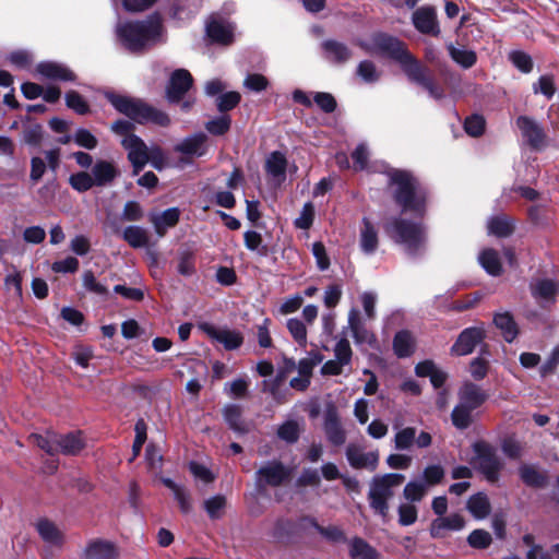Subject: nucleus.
<instances>
[{
  "label": "nucleus",
  "instance_id": "nucleus-1",
  "mask_svg": "<svg viewBox=\"0 0 559 559\" xmlns=\"http://www.w3.org/2000/svg\"><path fill=\"white\" fill-rule=\"evenodd\" d=\"M359 46L369 55H379L396 61L408 81L423 86L437 100L444 98L443 87L435 82L429 74V69L411 53L406 44L400 38L378 32L371 36L370 44L360 43Z\"/></svg>",
  "mask_w": 559,
  "mask_h": 559
},
{
  "label": "nucleus",
  "instance_id": "nucleus-2",
  "mask_svg": "<svg viewBox=\"0 0 559 559\" xmlns=\"http://www.w3.org/2000/svg\"><path fill=\"white\" fill-rule=\"evenodd\" d=\"M105 97L119 114L129 118V120L118 119L110 126V130L115 134L123 136V139L136 135L134 133V123H152L163 128H167L171 123L167 112L154 107L142 98L121 95L115 92H107Z\"/></svg>",
  "mask_w": 559,
  "mask_h": 559
},
{
  "label": "nucleus",
  "instance_id": "nucleus-3",
  "mask_svg": "<svg viewBox=\"0 0 559 559\" xmlns=\"http://www.w3.org/2000/svg\"><path fill=\"white\" fill-rule=\"evenodd\" d=\"M389 187L393 188L392 199L402 213L424 218L427 213L429 192L409 170L392 168L388 171Z\"/></svg>",
  "mask_w": 559,
  "mask_h": 559
},
{
  "label": "nucleus",
  "instance_id": "nucleus-4",
  "mask_svg": "<svg viewBox=\"0 0 559 559\" xmlns=\"http://www.w3.org/2000/svg\"><path fill=\"white\" fill-rule=\"evenodd\" d=\"M163 29V19L158 12H154L145 20L122 24L118 28V35L129 51L140 52L150 41L160 37Z\"/></svg>",
  "mask_w": 559,
  "mask_h": 559
},
{
  "label": "nucleus",
  "instance_id": "nucleus-5",
  "mask_svg": "<svg viewBox=\"0 0 559 559\" xmlns=\"http://www.w3.org/2000/svg\"><path fill=\"white\" fill-rule=\"evenodd\" d=\"M384 231L395 243L403 245L412 257L418 255L426 242L423 224L402 217H393L384 224Z\"/></svg>",
  "mask_w": 559,
  "mask_h": 559
},
{
  "label": "nucleus",
  "instance_id": "nucleus-6",
  "mask_svg": "<svg viewBox=\"0 0 559 559\" xmlns=\"http://www.w3.org/2000/svg\"><path fill=\"white\" fill-rule=\"evenodd\" d=\"M404 480L405 476L399 473H388L372 478L368 492L369 506L383 521L389 519V500L394 495L393 488L402 485Z\"/></svg>",
  "mask_w": 559,
  "mask_h": 559
},
{
  "label": "nucleus",
  "instance_id": "nucleus-7",
  "mask_svg": "<svg viewBox=\"0 0 559 559\" xmlns=\"http://www.w3.org/2000/svg\"><path fill=\"white\" fill-rule=\"evenodd\" d=\"M474 457L471 464L491 484H496L503 469V462L497 454V449L485 440L475 441L472 444Z\"/></svg>",
  "mask_w": 559,
  "mask_h": 559
},
{
  "label": "nucleus",
  "instance_id": "nucleus-8",
  "mask_svg": "<svg viewBox=\"0 0 559 559\" xmlns=\"http://www.w3.org/2000/svg\"><path fill=\"white\" fill-rule=\"evenodd\" d=\"M293 476V469L280 460L267 461L257 469L254 475L258 491L267 487L277 488L286 485Z\"/></svg>",
  "mask_w": 559,
  "mask_h": 559
},
{
  "label": "nucleus",
  "instance_id": "nucleus-9",
  "mask_svg": "<svg viewBox=\"0 0 559 559\" xmlns=\"http://www.w3.org/2000/svg\"><path fill=\"white\" fill-rule=\"evenodd\" d=\"M309 523L302 520V515L294 520L287 516L277 518L270 532L274 543L289 546L295 544L308 531Z\"/></svg>",
  "mask_w": 559,
  "mask_h": 559
},
{
  "label": "nucleus",
  "instance_id": "nucleus-10",
  "mask_svg": "<svg viewBox=\"0 0 559 559\" xmlns=\"http://www.w3.org/2000/svg\"><path fill=\"white\" fill-rule=\"evenodd\" d=\"M515 126L520 130L525 143L533 151H543L548 143V136L544 127L533 117L521 115L515 119Z\"/></svg>",
  "mask_w": 559,
  "mask_h": 559
},
{
  "label": "nucleus",
  "instance_id": "nucleus-11",
  "mask_svg": "<svg viewBox=\"0 0 559 559\" xmlns=\"http://www.w3.org/2000/svg\"><path fill=\"white\" fill-rule=\"evenodd\" d=\"M121 145L128 152L132 175L138 176L150 160V148L139 135H130L128 139H122Z\"/></svg>",
  "mask_w": 559,
  "mask_h": 559
},
{
  "label": "nucleus",
  "instance_id": "nucleus-12",
  "mask_svg": "<svg viewBox=\"0 0 559 559\" xmlns=\"http://www.w3.org/2000/svg\"><path fill=\"white\" fill-rule=\"evenodd\" d=\"M486 331L483 326H469L461 331L450 348L453 356H467L474 352L476 346L486 338Z\"/></svg>",
  "mask_w": 559,
  "mask_h": 559
},
{
  "label": "nucleus",
  "instance_id": "nucleus-13",
  "mask_svg": "<svg viewBox=\"0 0 559 559\" xmlns=\"http://www.w3.org/2000/svg\"><path fill=\"white\" fill-rule=\"evenodd\" d=\"M192 85L193 78L188 70H175L166 85V99L170 104H179Z\"/></svg>",
  "mask_w": 559,
  "mask_h": 559
},
{
  "label": "nucleus",
  "instance_id": "nucleus-14",
  "mask_svg": "<svg viewBox=\"0 0 559 559\" xmlns=\"http://www.w3.org/2000/svg\"><path fill=\"white\" fill-rule=\"evenodd\" d=\"M323 428L330 443L335 447L345 443L346 432L341 425L337 408L332 403L326 405Z\"/></svg>",
  "mask_w": 559,
  "mask_h": 559
},
{
  "label": "nucleus",
  "instance_id": "nucleus-15",
  "mask_svg": "<svg viewBox=\"0 0 559 559\" xmlns=\"http://www.w3.org/2000/svg\"><path fill=\"white\" fill-rule=\"evenodd\" d=\"M119 549L114 542L95 538L91 539L82 554L83 559H118Z\"/></svg>",
  "mask_w": 559,
  "mask_h": 559
},
{
  "label": "nucleus",
  "instance_id": "nucleus-16",
  "mask_svg": "<svg viewBox=\"0 0 559 559\" xmlns=\"http://www.w3.org/2000/svg\"><path fill=\"white\" fill-rule=\"evenodd\" d=\"M413 24L421 34L438 36L440 28L433 7H421L413 13Z\"/></svg>",
  "mask_w": 559,
  "mask_h": 559
},
{
  "label": "nucleus",
  "instance_id": "nucleus-17",
  "mask_svg": "<svg viewBox=\"0 0 559 559\" xmlns=\"http://www.w3.org/2000/svg\"><path fill=\"white\" fill-rule=\"evenodd\" d=\"M203 331L214 341L223 344L226 350L238 349L243 344L241 332L229 329H217L211 324H204Z\"/></svg>",
  "mask_w": 559,
  "mask_h": 559
},
{
  "label": "nucleus",
  "instance_id": "nucleus-18",
  "mask_svg": "<svg viewBox=\"0 0 559 559\" xmlns=\"http://www.w3.org/2000/svg\"><path fill=\"white\" fill-rule=\"evenodd\" d=\"M36 72L41 76L60 82H75L76 74L67 66L55 61H41L36 66Z\"/></svg>",
  "mask_w": 559,
  "mask_h": 559
},
{
  "label": "nucleus",
  "instance_id": "nucleus-19",
  "mask_svg": "<svg viewBox=\"0 0 559 559\" xmlns=\"http://www.w3.org/2000/svg\"><path fill=\"white\" fill-rule=\"evenodd\" d=\"M488 397V393L472 381L464 382L459 390L460 403L474 411L479 408Z\"/></svg>",
  "mask_w": 559,
  "mask_h": 559
},
{
  "label": "nucleus",
  "instance_id": "nucleus-20",
  "mask_svg": "<svg viewBox=\"0 0 559 559\" xmlns=\"http://www.w3.org/2000/svg\"><path fill=\"white\" fill-rule=\"evenodd\" d=\"M346 459L353 468L373 471L378 465L379 455L377 452L362 453L356 445L349 444L346 448Z\"/></svg>",
  "mask_w": 559,
  "mask_h": 559
},
{
  "label": "nucleus",
  "instance_id": "nucleus-21",
  "mask_svg": "<svg viewBox=\"0 0 559 559\" xmlns=\"http://www.w3.org/2000/svg\"><path fill=\"white\" fill-rule=\"evenodd\" d=\"M349 559H382L381 554L360 536H354L347 542Z\"/></svg>",
  "mask_w": 559,
  "mask_h": 559
},
{
  "label": "nucleus",
  "instance_id": "nucleus-22",
  "mask_svg": "<svg viewBox=\"0 0 559 559\" xmlns=\"http://www.w3.org/2000/svg\"><path fill=\"white\" fill-rule=\"evenodd\" d=\"M464 526L465 519L459 513H453L449 516L435 519L430 526V535L432 538H442L444 537L443 531H461Z\"/></svg>",
  "mask_w": 559,
  "mask_h": 559
},
{
  "label": "nucleus",
  "instance_id": "nucleus-23",
  "mask_svg": "<svg viewBox=\"0 0 559 559\" xmlns=\"http://www.w3.org/2000/svg\"><path fill=\"white\" fill-rule=\"evenodd\" d=\"M302 520L309 523V528L316 530L326 542L332 544L347 543L346 534L337 525L322 526L312 515L304 514Z\"/></svg>",
  "mask_w": 559,
  "mask_h": 559
},
{
  "label": "nucleus",
  "instance_id": "nucleus-24",
  "mask_svg": "<svg viewBox=\"0 0 559 559\" xmlns=\"http://www.w3.org/2000/svg\"><path fill=\"white\" fill-rule=\"evenodd\" d=\"M58 453L64 455H78L86 445L81 430L71 431L59 436L57 439Z\"/></svg>",
  "mask_w": 559,
  "mask_h": 559
},
{
  "label": "nucleus",
  "instance_id": "nucleus-25",
  "mask_svg": "<svg viewBox=\"0 0 559 559\" xmlns=\"http://www.w3.org/2000/svg\"><path fill=\"white\" fill-rule=\"evenodd\" d=\"M207 135L203 132H197L190 136L185 138L179 144L175 146V151L183 155L203 156L206 153Z\"/></svg>",
  "mask_w": 559,
  "mask_h": 559
},
{
  "label": "nucleus",
  "instance_id": "nucleus-26",
  "mask_svg": "<svg viewBox=\"0 0 559 559\" xmlns=\"http://www.w3.org/2000/svg\"><path fill=\"white\" fill-rule=\"evenodd\" d=\"M321 48L324 57L334 63L342 64L352 58V50L344 43L335 39H326L322 41Z\"/></svg>",
  "mask_w": 559,
  "mask_h": 559
},
{
  "label": "nucleus",
  "instance_id": "nucleus-27",
  "mask_svg": "<svg viewBox=\"0 0 559 559\" xmlns=\"http://www.w3.org/2000/svg\"><path fill=\"white\" fill-rule=\"evenodd\" d=\"M487 228L497 238H508L515 231V219L507 214L493 215L489 218Z\"/></svg>",
  "mask_w": 559,
  "mask_h": 559
},
{
  "label": "nucleus",
  "instance_id": "nucleus-28",
  "mask_svg": "<svg viewBox=\"0 0 559 559\" xmlns=\"http://www.w3.org/2000/svg\"><path fill=\"white\" fill-rule=\"evenodd\" d=\"M492 322L501 331L506 342L512 343L518 337L520 330L510 311L496 312Z\"/></svg>",
  "mask_w": 559,
  "mask_h": 559
},
{
  "label": "nucleus",
  "instance_id": "nucleus-29",
  "mask_svg": "<svg viewBox=\"0 0 559 559\" xmlns=\"http://www.w3.org/2000/svg\"><path fill=\"white\" fill-rule=\"evenodd\" d=\"M519 475L523 484L527 487L542 489L548 485V474L546 471H539L534 465L523 464L519 467Z\"/></svg>",
  "mask_w": 559,
  "mask_h": 559
},
{
  "label": "nucleus",
  "instance_id": "nucleus-30",
  "mask_svg": "<svg viewBox=\"0 0 559 559\" xmlns=\"http://www.w3.org/2000/svg\"><path fill=\"white\" fill-rule=\"evenodd\" d=\"M180 214V210L174 206L165 210L160 215L152 216L151 222L156 234L164 237L168 228H173L179 223Z\"/></svg>",
  "mask_w": 559,
  "mask_h": 559
},
{
  "label": "nucleus",
  "instance_id": "nucleus-31",
  "mask_svg": "<svg viewBox=\"0 0 559 559\" xmlns=\"http://www.w3.org/2000/svg\"><path fill=\"white\" fill-rule=\"evenodd\" d=\"M36 531L45 543L53 546H62L64 540L63 533L49 519H39L36 523Z\"/></svg>",
  "mask_w": 559,
  "mask_h": 559
},
{
  "label": "nucleus",
  "instance_id": "nucleus-32",
  "mask_svg": "<svg viewBox=\"0 0 559 559\" xmlns=\"http://www.w3.org/2000/svg\"><path fill=\"white\" fill-rule=\"evenodd\" d=\"M362 227L360 229V248L366 254L376 252L379 246L378 231L373 223L368 217H362Z\"/></svg>",
  "mask_w": 559,
  "mask_h": 559
},
{
  "label": "nucleus",
  "instance_id": "nucleus-33",
  "mask_svg": "<svg viewBox=\"0 0 559 559\" xmlns=\"http://www.w3.org/2000/svg\"><path fill=\"white\" fill-rule=\"evenodd\" d=\"M392 346L397 358H407L415 353L416 342L411 331L401 330L395 333Z\"/></svg>",
  "mask_w": 559,
  "mask_h": 559
},
{
  "label": "nucleus",
  "instance_id": "nucleus-34",
  "mask_svg": "<svg viewBox=\"0 0 559 559\" xmlns=\"http://www.w3.org/2000/svg\"><path fill=\"white\" fill-rule=\"evenodd\" d=\"M118 175L119 171L112 163L99 159L93 166L91 176L96 187H104L114 181Z\"/></svg>",
  "mask_w": 559,
  "mask_h": 559
},
{
  "label": "nucleus",
  "instance_id": "nucleus-35",
  "mask_svg": "<svg viewBox=\"0 0 559 559\" xmlns=\"http://www.w3.org/2000/svg\"><path fill=\"white\" fill-rule=\"evenodd\" d=\"M287 165L286 156L280 151H274L267 156L264 168L269 176L283 181L286 178Z\"/></svg>",
  "mask_w": 559,
  "mask_h": 559
},
{
  "label": "nucleus",
  "instance_id": "nucleus-36",
  "mask_svg": "<svg viewBox=\"0 0 559 559\" xmlns=\"http://www.w3.org/2000/svg\"><path fill=\"white\" fill-rule=\"evenodd\" d=\"M223 417L229 429L233 431L245 435L249 432V428L242 419V409L237 404H228L223 408Z\"/></svg>",
  "mask_w": 559,
  "mask_h": 559
},
{
  "label": "nucleus",
  "instance_id": "nucleus-37",
  "mask_svg": "<svg viewBox=\"0 0 559 559\" xmlns=\"http://www.w3.org/2000/svg\"><path fill=\"white\" fill-rule=\"evenodd\" d=\"M206 36L212 43L229 45L234 40V34L230 28L218 20H212L206 24Z\"/></svg>",
  "mask_w": 559,
  "mask_h": 559
},
{
  "label": "nucleus",
  "instance_id": "nucleus-38",
  "mask_svg": "<svg viewBox=\"0 0 559 559\" xmlns=\"http://www.w3.org/2000/svg\"><path fill=\"white\" fill-rule=\"evenodd\" d=\"M466 509L475 519L483 520L490 514L491 504L485 492H477L468 498Z\"/></svg>",
  "mask_w": 559,
  "mask_h": 559
},
{
  "label": "nucleus",
  "instance_id": "nucleus-39",
  "mask_svg": "<svg viewBox=\"0 0 559 559\" xmlns=\"http://www.w3.org/2000/svg\"><path fill=\"white\" fill-rule=\"evenodd\" d=\"M160 481L165 487L173 491L174 498L178 502L180 511L183 514L190 513L192 510V504L189 491L183 486L176 484L168 477H162Z\"/></svg>",
  "mask_w": 559,
  "mask_h": 559
},
{
  "label": "nucleus",
  "instance_id": "nucleus-40",
  "mask_svg": "<svg viewBox=\"0 0 559 559\" xmlns=\"http://www.w3.org/2000/svg\"><path fill=\"white\" fill-rule=\"evenodd\" d=\"M122 238L131 248L134 249L146 247L150 241L146 229L135 225L126 227L122 233Z\"/></svg>",
  "mask_w": 559,
  "mask_h": 559
},
{
  "label": "nucleus",
  "instance_id": "nucleus-41",
  "mask_svg": "<svg viewBox=\"0 0 559 559\" xmlns=\"http://www.w3.org/2000/svg\"><path fill=\"white\" fill-rule=\"evenodd\" d=\"M479 263L491 276H499L502 273V264L495 249H484L479 254Z\"/></svg>",
  "mask_w": 559,
  "mask_h": 559
},
{
  "label": "nucleus",
  "instance_id": "nucleus-42",
  "mask_svg": "<svg viewBox=\"0 0 559 559\" xmlns=\"http://www.w3.org/2000/svg\"><path fill=\"white\" fill-rule=\"evenodd\" d=\"M531 292L535 298L554 301L559 292V288L555 281L544 278L537 281L535 285H532Z\"/></svg>",
  "mask_w": 559,
  "mask_h": 559
},
{
  "label": "nucleus",
  "instance_id": "nucleus-43",
  "mask_svg": "<svg viewBox=\"0 0 559 559\" xmlns=\"http://www.w3.org/2000/svg\"><path fill=\"white\" fill-rule=\"evenodd\" d=\"M473 411L474 409H472L461 403L455 405L451 412L452 425L456 429H460V430L467 429L473 423V417H472Z\"/></svg>",
  "mask_w": 559,
  "mask_h": 559
},
{
  "label": "nucleus",
  "instance_id": "nucleus-44",
  "mask_svg": "<svg viewBox=\"0 0 559 559\" xmlns=\"http://www.w3.org/2000/svg\"><path fill=\"white\" fill-rule=\"evenodd\" d=\"M449 55L452 60L463 69H471L477 62V55L474 50L471 49H461L455 48L454 46H450Z\"/></svg>",
  "mask_w": 559,
  "mask_h": 559
},
{
  "label": "nucleus",
  "instance_id": "nucleus-45",
  "mask_svg": "<svg viewBox=\"0 0 559 559\" xmlns=\"http://www.w3.org/2000/svg\"><path fill=\"white\" fill-rule=\"evenodd\" d=\"M231 127V117L229 115H221L205 122V130L214 135L222 136L225 135Z\"/></svg>",
  "mask_w": 559,
  "mask_h": 559
},
{
  "label": "nucleus",
  "instance_id": "nucleus-46",
  "mask_svg": "<svg viewBox=\"0 0 559 559\" xmlns=\"http://www.w3.org/2000/svg\"><path fill=\"white\" fill-rule=\"evenodd\" d=\"M177 271L182 276H192L195 272V254L190 249L179 251Z\"/></svg>",
  "mask_w": 559,
  "mask_h": 559
},
{
  "label": "nucleus",
  "instance_id": "nucleus-47",
  "mask_svg": "<svg viewBox=\"0 0 559 559\" xmlns=\"http://www.w3.org/2000/svg\"><path fill=\"white\" fill-rule=\"evenodd\" d=\"M66 105L68 108L75 111L78 115H87L91 111L87 100L76 91H68L66 93Z\"/></svg>",
  "mask_w": 559,
  "mask_h": 559
},
{
  "label": "nucleus",
  "instance_id": "nucleus-48",
  "mask_svg": "<svg viewBox=\"0 0 559 559\" xmlns=\"http://www.w3.org/2000/svg\"><path fill=\"white\" fill-rule=\"evenodd\" d=\"M277 437L288 444L296 443L300 437V427L296 420H286L276 432Z\"/></svg>",
  "mask_w": 559,
  "mask_h": 559
},
{
  "label": "nucleus",
  "instance_id": "nucleus-49",
  "mask_svg": "<svg viewBox=\"0 0 559 559\" xmlns=\"http://www.w3.org/2000/svg\"><path fill=\"white\" fill-rule=\"evenodd\" d=\"M245 246L250 251H258L261 257L269 254V247L263 245V239L260 233L255 230H247L243 234Z\"/></svg>",
  "mask_w": 559,
  "mask_h": 559
},
{
  "label": "nucleus",
  "instance_id": "nucleus-50",
  "mask_svg": "<svg viewBox=\"0 0 559 559\" xmlns=\"http://www.w3.org/2000/svg\"><path fill=\"white\" fill-rule=\"evenodd\" d=\"M241 100V95L239 92L230 91L221 94L216 99L217 110L223 115H228L227 112L236 108Z\"/></svg>",
  "mask_w": 559,
  "mask_h": 559
},
{
  "label": "nucleus",
  "instance_id": "nucleus-51",
  "mask_svg": "<svg viewBox=\"0 0 559 559\" xmlns=\"http://www.w3.org/2000/svg\"><path fill=\"white\" fill-rule=\"evenodd\" d=\"M464 131L473 138H479L486 129V120L479 114H473L464 120Z\"/></svg>",
  "mask_w": 559,
  "mask_h": 559
},
{
  "label": "nucleus",
  "instance_id": "nucleus-52",
  "mask_svg": "<svg viewBox=\"0 0 559 559\" xmlns=\"http://www.w3.org/2000/svg\"><path fill=\"white\" fill-rule=\"evenodd\" d=\"M466 540L469 547L483 550L487 549L491 545L492 537L486 530L476 528L469 533Z\"/></svg>",
  "mask_w": 559,
  "mask_h": 559
},
{
  "label": "nucleus",
  "instance_id": "nucleus-53",
  "mask_svg": "<svg viewBox=\"0 0 559 559\" xmlns=\"http://www.w3.org/2000/svg\"><path fill=\"white\" fill-rule=\"evenodd\" d=\"M287 330L289 331L294 341L301 347L307 345V329L305 323L297 318L287 320Z\"/></svg>",
  "mask_w": 559,
  "mask_h": 559
},
{
  "label": "nucleus",
  "instance_id": "nucleus-54",
  "mask_svg": "<svg viewBox=\"0 0 559 559\" xmlns=\"http://www.w3.org/2000/svg\"><path fill=\"white\" fill-rule=\"evenodd\" d=\"M415 427H405L394 436V447L399 451L408 450L413 445L416 437Z\"/></svg>",
  "mask_w": 559,
  "mask_h": 559
},
{
  "label": "nucleus",
  "instance_id": "nucleus-55",
  "mask_svg": "<svg viewBox=\"0 0 559 559\" xmlns=\"http://www.w3.org/2000/svg\"><path fill=\"white\" fill-rule=\"evenodd\" d=\"M509 60L518 70L523 73H530L533 71L534 62L532 57L522 50L511 51L509 53Z\"/></svg>",
  "mask_w": 559,
  "mask_h": 559
},
{
  "label": "nucleus",
  "instance_id": "nucleus-56",
  "mask_svg": "<svg viewBox=\"0 0 559 559\" xmlns=\"http://www.w3.org/2000/svg\"><path fill=\"white\" fill-rule=\"evenodd\" d=\"M69 183L74 190L81 193L86 192L96 186L91 174L86 171L72 174L69 178Z\"/></svg>",
  "mask_w": 559,
  "mask_h": 559
},
{
  "label": "nucleus",
  "instance_id": "nucleus-57",
  "mask_svg": "<svg viewBox=\"0 0 559 559\" xmlns=\"http://www.w3.org/2000/svg\"><path fill=\"white\" fill-rule=\"evenodd\" d=\"M82 282H83L84 288L87 292L95 294L97 296H107L108 295V288L104 284L99 283L96 280L94 272L92 270H86L83 273Z\"/></svg>",
  "mask_w": 559,
  "mask_h": 559
},
{
  "label": "nucleus",
  "instance_id": "nucleus-58",
  "mask_svg": "<svg viewBox=\"0 0 559 559\" xmlns=\"http://www.w3.org/2000/svg\"><path fill=\"white\" fill-rule=\"evenodd\" d=\"M226 507V498L223 495H216L204 501V509L212 520H217L222 516V511Z\"/></svg>",
  "mask_w": 559,
  "mask_h": 559
},
{
  "label": "nucleus",
  "instance_id": "nucleus-59",
  "mask_svg": "<svg viewBox=\"0 0 559 559\" xmlns=\"http://www.w3.org/2000/svg\"><path fill=\"white\" fill-rule=\"evenodd\" d=\"M356 73L366 83H376L380 79V72L376 64L370 60L359 62Z\"/></svg>",
  "mask_w": 559,
  "mask_h": 559
},
{
  "label": "nucleus",
  "instance_id": "nucleus-60",
  "mask_svg": "<svg viewBox=\"0 0 559 559\" xmlns=\"http://www.w3.org/2000/svg\"><path fill=\"white\" fill-rule=\"evenodd\" d=\"M313 102L324 114H332L337 108L335 97L328 92H316L313 95Z\"/></svg>",
  "mask_w": 559,
  "mask_h": 559
},
{
  "label": "nucleus",
  "instance_id": "nucleus-61",
  "mask_svg": "<svg viewBox=\"0 0 559 559\" xmlns=\"http://www.w3.org/2000/svg\"><path fill=\"white\" fill-rule=\"evenodd\" d=\"M73 141L80 147L86 150H94L98 145L97 138L87 129L80 128L73 135Z\"/></svg>",
  "mask_w": 559,
  "mask_h": 559
},
{
  "label": "nucleus",
  "instance_id": "nucleus-62",
  "mask_svg": "<svg viewBox=\"0 0 559 559\" xmlns=\"http://www.w3.org/2000/svg\"><path fill=\"white\" fill-rule=\"evenodd\" d=\"M533 92L535 94H543L550 99L556 93L554 78L551 75H542L538 81L533 84Z\"/></svg>",
  "mask_w": 559,
  "mask_h": 559
},
{
  "label": "nucleus",
  "instance_id": "nucleus-63",
  "mask_svg": "<svg viewBox=\"0 0 559 559\" xmlns=\"http://www.w3.org/2000/svg\"><path fill=\"white\" fill-rule=\"evenodd\" d=\"M144 217V211L138 201L126 202L121 218L126 222H139Z\"/></svg>",
  "mask_w": 559,
  "mask_h": 559
},
{
  "label": "nucleus",
  "instance_id": "nucleus-64",
  "mask_svg": "<svg viewBox=\"0 0 559 559\" xmlns=\"http://www.w3.org/2000/svg\"><path fill=\"white\" fill-rule=\"evenodd\" d=\"M489 368V361L483 357H475L469 362L471 376L476 381L485 379L488 374Z\"/></svg>",
  "mask_w": 559,
  "mask_h": 559
}]
</instances>
